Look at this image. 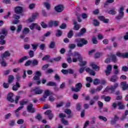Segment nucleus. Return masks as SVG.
<instances>
[{"instance_id":"7","label":"nucleus","mask_w":128,"mask_h":128,"mask_svg":"<svg viewBox=\"0 0 128 128\" xmlns=\"http://www.w3.org/2000/svg\"><path fill=\"white\" fill-rule=\"evenodd\" d=\"M44 90L42 89H40L38 88H36L34 90L32 91V94H42Z\"/></svg>"},{"instance_id":"64","label":"nucleus","mask_w":128,"mask_h":128,"mask_svg":"<svg viewBox=\"0 0 128 128\" xmlns=\"http://www.w3.org/2000/svg\"><path fill=\"white\" fill-rule=\"evenodd\" d=\"M69 48L72 50L76 48V44H69Z\"/></svg>"},{"instance_id":"2","label":"nucleus","mask_w":128,"mask_h":128,"mask_svg":"<svg viewBox=\"0 0 128 128\" xmlns=\"http://www.w3.org/2000/svg\"><path fill=\"white\" fill-rule=\"evenodd\" d=\"M75 42H76L77 46L79 48H82L86 44H88V40L84 38H79L75 40Z\"/></svg>"},{"instance_id":"5","label":"nucleus","mask_w":128,"mask_h":128,"mask_svg":"<svg viewBox=\"0 0 128 128\" xmlns=\"http://www.w3.org/2000/svg\"><path fill=\"white\" fill-rule=\"evenodd\" d=\"M112 66L111 64L108 65L106 70H104L106 75L107 76H110L112 74Z\"/></svg>"},{"instance_id":"17","label":"nucleus","mask_w":128,"mask_h":128,"mask_svg":"<svg viewBox=\"0 0 128 128\" xmlns=\"http://www.w3.org/2000/svg\"><path fill=\"white\" fill-rule=\"evenodd\" d=\"M64 112H65V114H68V116L67 117L68 118H72V116H74L72 115V114H71L72 110H70V109H66L64 110Z\"/></svg>"},{"instance_id":"28","label":"nucleus","mask_w":128,"mask_h":128,"mask_svg":"<svg viewBox=\"0 0 128 128\" xmlns=\"http://www.w3.org/2000/svg\"><path fill=\"white\" fill-rule=\"evenodd\" d=\"M112 2H114V0H106L104 4V8H106V6H108L110 4H112Z\"/></svg>"},{"instance_id":"50","label":"nucleus","mask_w":128,"mask_h":128,"mask_svg":"<svg viewBox=\"0 0 128 128\" xmlns=\"http://www.w3.org/2000/svg\"><path fill=\"white\" fill-rule=\"evenodd\" d=\"M28 54L30 58H32L34 57V52L32 50H30Z\"/></svg>"},{"instance_id":"36","label":"nucleus","mask_w":128,"mask_h":128,"mask_svg":"<svg viewBox=\"0 0 128 128\" xmlns=\"http://www.w3.org/2000/svg\"><path fill=\"white\" fill-rule=\"evenodd\" d=\"M1 34H4V36H6L8 34V30L6 28L2 29L1 30Z\"/></svg>"},{"instance_id":"61","label":"nucleus","mask_w":128,"mask_h":128,"mask_svg":"<svg viewBox=\"0 0 128 128\" xmlns=\"http://www.w3.org/2000/svg\"><path fill=\"white\" fill-rule=\"evenodd\" d=\"M74 71L72 69H68V74H74Z\"/></svg>"},{"instance_id":"11","label":"nucleus","mask_w":128,"mask_h":128,"mask_svg":"<svg viewBox=\"0 0 128 128\" xmlns=\"http://www.w3.org/2000/svg\"><path fill=\"white\" fill-rule=\"evenodd\" d=\"M38 16V13H34L32 14V18H29L28 20V22H32L36 18V16Z\"/></svg>"},{"instance_id":"42","label":"nucleus","mask_w":128,"mask_h":128,"mask_svg":"<svg viewBox=\"0 0 128 128\" xmlns=\"http://www.w3.org/2000/svg\"><path fill=\"white\" fill-rule=\"evenodd\" d=\"M62 124H64V126H68V122L64 118H62L61 120Z\"/></svg>"},{"instance_id":"63","label":"nucleus","mask_w":128,"mask_h":128,"mask_svg":"<svg viewBox=\"0 0 128 128\" xmlns=\"http://www.w3.org/2000/svg\"><path fill=\"white\" fill-rule=\"evenodd\" d=\"M122 70L123 72H128V67L126 66H124L122 68Z\"/></svg>"},{"instance_id":"38","label":"nucleus","mask_w":128,"mask_h":128,"mask_svg":"<svg viewBox=\"0 0 128 128\" xmlns=\"http://www.w3.org/2000/svg\"><path fill=\"white\" fill-rule=\"evenodd\" d=\"M50 36V32H48L44 34V36H42V40H46V38L48 36Z\"/></svg>"},{"instance_id":"47","label":"nucleus","mask_w":128,"mask_h":128,"mask_svg":"<svg viewBox=\"0 0 128 128\" xmlns=\"http://www.w3.org/2000/svg\"><path fill=\"white\" fill-rule=\"evenodd\" d=\"M92 40L94 44H98V40H96V37H93Z\"/></svg>"},{"instance_id":"53","label":"nucleus","mask_w":128,"mask_h":128,"mask_svg":"<svg viewBox=\"0 0 128 128\" xmlns=\"http://www.w3.org/2000/svg\"><path fill=\"white\" fill-rule=\"evenodd\" d=\"M32 66H38V62L36 60H34L32 61Z\"/></svg>"},{"instance_id":"13","label":"nucleus","mask_w":128,"mask_h":128,"mask_svg":"<svg viewBox=\"0 0 128 128\" xmlns=\"http://www.w3.org/2000/svg\"><path fill=\"white\" fill-rule=\"evenodd\" d=\"M64 6L62 5H58L54 8V10L57 12H62L64 10Z\"/></svg>"},{"instance_id":"46","label":"nucleus","mask_w":128,"mask_h":128,"mask_svg":"<svg viewBox=\"0 0 128 128\" xmlns=\"http://www.w3.org/2000/svg\"><path fill=\"white\" fill-rule=\"evenodd\" d=\"M102 55V52H97L94 55V58H100V56H101Z\"/></svg>"},{"instance_id":"24","label":"nucleus","mask_w":128,"mask_h":128,"mask_svg":"<svg viewBox=\"0 0 128 128\" xmlns=\"http://www.w3.org/2000/svg\"><path fill=\"white\" fill-rule=\"evenodd\" d=\"M86 71L87 72H88L90 74H92V76H96V72H94V71L90 70V68H86Z\"/></svg>"},{"instance_id":"59","label":"nucleus","mask_w":128,"mask_h":128,"mask_svg":"<svg viewBox=\"0 0 128 128\" xmlns=\"http://www.w3.org/2000/svg\"><path fill=\"white\" fill-rule=\"evenodd\" d=\"M62 34V32L60 30H57V34H56V36H60Z\"/></svg>"},{"instance_id":"49","label":"nucleus","mask_w":128,"mask_h":128,"mask_svg":"<svg viewBox=\"0 0 128 128\" xmlns=\"http://www.w3.org/2000/svg\"><path fill=\"white\" fill-rule=\"evenodd\" d=\"M112 106V110H116V107L118 106V103L117 104L116 102L113 103Z\"/></svg>"},{"instance_id":"20","label":"nucleus","mask_w":128,"mask_h":128,"mask_svg":"<svg viewBox=\"0 0 128 128\" xmlns=\"http://www.w3.org/2000/svg\"><path fill=\"white\" fill-rule=\"evenodd\" d=\"M52 92L48 90H46L44 91V96L45 98H47L48 96H52Z\"/></svg>"},{"instance_id":"12","label":"nucleus","mask_w":128,"mask_h":128,"mask_svg":"<svg viewBox=\"0 0 128 128\" xmlns=\"http://www.w3.org/2000/svg\"><path fill=\"white\" fill-rule=\"evenodd\" d=\"M44 114L48 116L49 120H52V118H54V114L52 113V110H47L45 112Z\"/></svg>"},{"instance_id":"54","label":"nucleus","mask_w":128,"mask_h":128,"mask_svg":"<svg viewBox=\"0 0 128 128\" xmlns=\"http://www.w3.org/2000/svg\"><path fill=\"white\" fill-rule=\"evenodd\" d=\"M52 26H54V22L52 20H51V21L49 22L48 24V28H52Z\"/></svg>"},{"instance_id":"29","label":"nucleus","mask_w":128,"mask_h":128,"mask_svg":"<svg viewBox=\"0 0 128 128\" xmlns=\"http://www.w3.org/2000/svg\"><path fill=\"white\" fill-rule=\"evenodd\" d=\"M90 66L93 70H100V67L98 66L94 63H91Z\"/></svg>"},{"instance_id":"37","label":"nucleus","mask_w":128,"mask_h":128,"mask_svg":"<svg viewBox=\"0 0 128 128\" xmlns=\"http://www.w3.org/2000/svg\"><path fill=\"white\" fill-rule=\"evenodd\" d=\"M39 44H40L38 43H36V44H32V50H36L38 48V46Z\"/></svg>"},{"instance_id":"31","label":"nucleus","mask_w":128,"mask_h":128,"mask_svg":"<svg viewBox=\"0 0 128 128\" xmlns=\"http://www.w3.org/2000/svg\"><path fill=\"white\" fill-rule=\"evenodd\" d=\"M14 77L12 75L9 76L8 79V84H12L14 82Z\"/></svg>"},{"instance_id":"26","label":"nucleus","mask_w":128,"mask_h":128,"mask_svg":"<svg viewBox=\"0 0 128 128\" xmlns=\"http://www.w3.org/2000/svg\"><path fill=\"white\" fill-rule=\"evenodd\" d=\"M0 64H1L2 66H4V68L6 66L7 64L6 62V60L4 58L0 59Z\"/></svg>"},{"instance_id":"8","label":"nucleus","mask_w":128,"mask_h":128,"mask_svg":"<svg viewBox=\"0 0 128 128\" xmlns=\"http://www.w3.org/2000/svg\"><path fill=\"white\" fill-rule=\"evenodd\" d=\"M116 56H119L120 58H128V52L122 53L118 52L116 53Z\"/></svg>"},{"instance_id":"3","label":"nucleus","mask_w":128,"mask_h":128,"mask_svg":"<svg viewBox=\"0 0 128 128\" xmlns=\"http://www.w3.org/2000/svg\"><path fill=\"white\" fill-rule=\"evenodd\" d=\"M124 7H121L120 8L119 10H118L119 14L118 16H116V20H122V18H124Z\"/></svg>"},{"instance_id":"16","label":"nucleus","mask_w":128,"mask_h":128,"mask_svg":"<svg viewBox=\"0 0 128 128\" xmlns=\"http://www.w3.org/2000/svg\"><path fill=\"white\" fill-rule=\"evenodd\" d=\"M8 56H10V52L7 50L3 54H1L0 58L4 59Z\"/></svg>"},{"instance_id":"18","label":"nucleus","mask_w":128,"mask_h":128,"mask_svg":"<svg viewBox=\"0 0 128 128\" xmlns=\"http://www.w3.org/2000/svg\"><path fill=\"white\" fill-rule=\"evenodd\" d=\"M108 56L109 58H111L113 62L116 63V62H118V59L116 58V56L115 54H111L110 55H108Z\"/></svg>"},{"instance_id":"4","label":"nucleus","mask_w":128,"mask_h":128,"mask_svg":"<svg viewBox=\"0 0 128 128\" xmlns=\"http://www.w3.org/2000/svg\"><path fill=\"white\" fill-rule=\"evenodd\" d=\"M75 87V88H72V92H80L82 88V83L78 82L76 84Z\"/></svg>"},{"instance_id":"56","label":"nucleus","mask_w":128,"mask_h":128,"mask_svg":"<svg viewBox=\"0 0 128 128\" xmlns=\"http://www.w3.org/2000/svg\"><path fill=\"white\" fill-rule=\"evenodd\" d=\"M62 72L64 74H68V70H62Z\"/></svg>"},{"instance_id":"6","label":"nucleus","mask_w":128,"mask_h":128,"mask_svg":"<svg viewBox=\"0 0 128 128\" xmlns=\"http://www.w3.org/2000/svg\"><path fill=\"white\" fill-rule=\"evenodd\" d=\"M20 104L21 106L18 108V109L16 110H15V112H20V110H22V108H24V104H28V102L25 101L24 100H22V101L20 102Z\"/></svg>"},{"instance_id":"57","label":"nucleus","mask_w":128,"mask_h":128,"mask_svg":"<svg viewBox=\"0 0 128 128\" xmlns=\"http://www.w3.org/2000/svg\"><path fill=\"white\" fill-rule=\"evenodd\" d=\"M82 17L84 20H86V18H88V14L86 13H83L82 14Z\"/></svg>"},{"instance_id":"33","label":"nucleus","mask_w":128,"mask_h":128,"mask_svg":"<svg viewBox=\"0 0 128 128\" xmlns=\"http://www.w3.org/2000/svg\"><path fill=\"white\" fill-rule=\"evenodd\" d=\"M18 88H20V83L16 82V85H14L12 87V90H14L16 91L18 90Z\"/></svg>"},{"instance_id":"39","label":"nucleus","mask_w":128,"mask_h":128,"mask_svg":"<svg viewBox=\"0 0 128 128\" xmlns=\"http://www.w3.org/2000/svg\"><path fill=\"white\" fill-rule=\"evenodd\" d=\"M30 32V28H26L22 30V33L26 34Z\"/></svg>"},{"instance_id":"58","label":"nucleus","mask_w":128,"mask_h":128,"mask_svg":"<svg viewBox=\"0 0 128 128\" xmlns=\"http://www.w3.org/2000/svg\"><path fill=\"white\" fill-rule=\"evenodd\" d=\"M98 118H100V120H104V122H106V120H108V119L106 117H104L103 116H99Z\"/></svg>"},{"instance_id":"43","label":"nucleus","mask_w":128,"mask_h":128,"mask_svg":"<svg viewBox=\"0 0 128 128\" xmlns=\"http://www.w3.org/2000/svg\"><path fill=\"white\" fill-rule=\"evenodd\" d=\"M100 82V79L96 78L94 80V84L95 86H98V84Z\"/></svg>"},{"instance_id":"45","label":"nucleus","mask_w":128,"mask_h":128,"mask_svg":"<svg viewBox=\"0 0 128 128\" xmlns=\"http://www.w3.org/2000/svg\"><path fill=\"white\" fill-rule=\"evenodd\" d=\"M32 64V62L30 60H28L24 64L26 66H30Z\"/></svg>"},{"instance_id":"22","label":"nucleus","mask_w":128,"mask_h":128,"mask_svg":"<svg viewBox=\"0 0 128 128\" xmlns=\"http://www.w3.org/2000/svg\"><path fill=\"white\" fill-rule=\"evenodd\" d=\"M121 86H122V88L123 90H126L128 88V84H126V82H121Z\"/></svg>"},{"instance_id":"51","label":"nucleus","mask_w":128,"mask_h":128,"mask_svg":"<svg viewBox=\"0 0 128 128\" xmlns=\"http://www.w3.org/2000/svg\"><path fill=\"white\" fill-rule=\"evenodd\" d=\"M58 116L59 118H66V115L64 113H60L58 114Z\"/></svg>"},{"instance_id":"48","label":"nucleus","mask_w":128,"mask_h":128,"mask_svg":"<svg viewBox=\"0 0 128 128\" xmlns=\"http://www.w3.org/2000/svg\"><path fill=\"white\" fill-rule=\"evenodd\" d=\"M76 110H82V104H80V103L77 104Z\"/></svg>"},{"instance_id":"25","label":"nucleus","mask_w":128,"mask_h":128,"mask_svg":"<svg viewBox=\"0 0 128 128\" xmlns=\"http://www.w3.org/2000/svg\"><path fill=\"white\" fill-rule=\"evenodd\" d=\"M118 106L119 110H124V104L122 102H118Z\"/></svg>"},{"instance_id":"34","label":"nucleus","mask_w":128,"mask_h":128,"mask_svg":"<svg viewBox=\"0 0 128 128\" xmlns=\"http://www.w3.org/2000/svg\"><path fill=\"white\" fill-rule=\"evenodd\" d=\"M46 86H56V84L54 82H50L46 84Z\"/></svg>"},{"instance_id":"30","label":"nucleus","mask_w":128,"mask_h":128,"mask_svg":"<svg viewBox=\"0 0 128 128\" xmlns=\"http://www.w3.org/2000/svg\"><path fill=\"white\" fill-rule=\"evenodd\" d=\"M116 80H118V76L116 75L112 76L110 79V82H116Z\"/></svg>"},{"instance_id":"32","label":"nucleus","mask_w":128,"mask_h":128,"mask_svg":"<svg viewBox=\"0 0 128 128\" xmlns=\"http://www.w3.org/2000/svg\"><path fill=\"white\" fill-rule=\"evenodd\" d=\"M28 56H24L22 57V58H21L18 61V64H20V63L22 62H24V60H28Z\"/></svg>"},{"instance_id":"62","label":"nucleus","mask_w":128,"mask_h":128,"mask_svg":"<svg viewBox=\"0 0 128 128\" xmlns=\"http://www.w3.org/2000/svg\"><path fill=\"white\" fill-rule=\"evenodd\" d=\"M86 82H92V79L90 77H86Z\"/></svg>"},{"instance_id":"52","label":"nucleus","mask_w":128,"mask_h":128,"mask_svg":"<svg viewBox=\"0 0 128 128\" xmlns=\"http://www.w3.org/2000/svg\"><path fill=\"white\" fill-rule=\"evenodd\" d=\"M40 50H44V48H46V44H42L39 46Z\"/></svg>"},{"instance_id":"44","label":"nucleus","mask_w":128,"mask_h":128,"mask_svg":"<svg viewBox=\"0 0 128 128\" xmlns=\"http://www.w3.org/2000/svg\"><path fill=\"white\" fill-rule=\"evenodd\" d=\"M44 6H46L47 10H50V4L48 2H45L44 4Z\"/></svg>"},{"instance_id":"40","label":"nucleus","mask_w":128,"mask_h":128,"mask_svg":"<svg viewBox=\"0 0 128 128\" xmlns=\"http://www.w3.org/2000/svg\"><path fill=\"white\" fill-rule=\"evenodd\" d=\"M22 29V24L18 25L17 26V30H16L17 32H18V33L20 32Z\"/></svg>"},{"instance_id":"60","label":"nucleus","mask_w":128,"mask_h":128,"mask_svg":"<svg viewBox=\"0 0 128 128\" xmlns=\"http://www.w3.org/2000/svg\"><path fill=\"white\" fill-rule=\"evenodd\" d=\"M94 26H100V22H98V21L97 20H94Z\"/></svg>"},{"instance_id":"19","label":"nucleus","mask_w":128,"mask_h":128,"mask_svg":"<svg viewBox=\"0 0 128 128\" xmlns=\"http://www.w3.org/2000/svg\"><path fill=\"white\" fill-rule=\"evenodd\" d=\"M15 12L16 14H22V6H16L15 8Z\"/></svg>"},{"instance_id":"27","label":"nucleus","mask_w":128,"mask_h":128,"mask_svg":"<svg viewBox=\"0 0 128 128\" xmlns=\"http://www.w3.org/2000/svg\"><path fill=\"white\" fill-rule=\"evenodd\" d=\"M86 32V28H83L81 29L80 32L77 34L76 36H82V34H84Z\"/></svg>"},{"instance_id":"55","label":"nucleus","mask_w":128,"mask_h":128,"mask_svg":"<svg viewBox=\"0 0 128 128\" xmlns=\"http://www.w3.org/2000/svg\"><path fill=\"white\" fill-rule=\"evenodd\" d=\"M24 122V120L22 119H20V120H18V121H17V124H22Z\"/></svg>"},{"instance_id":"15","label":"nucleus","mask_w":128,"mask_h":128,"mask_svg":"<svg viewBox=\"0 0 128 128\" xmlns=\"http://www.w3.org/2000/svg\"><path fill=\"white\" fill-rule=\"evenodd\" d=\"M33 105L32 104H30L27 107V110H28V112H31L32 114L36 112V109L32 108Z\"/></svg>"},{"instance_id":"1","label":"nucleus","mask_w":128,"mask_h":128,"mask_svg":"<svg viewBox=\"0 0 128 128\" xmlns=\"http://www.w3.org/2000/svg\"><path fill=\"white\" fill-rule=\"evenodd\" d=\"M80 62V64H78L80 66H86V62L82 60V55L80 54L78 52H75L73 54L72 58V62Z\"/></svg>"},{"instance_id":"14","label":"nucleus","mask_w":128,"mask_h":128,"mask_svg":"<svg viewBox=\"0 0 128 128\" xmlns=\"http://www.w3.org/2000/svg\"><path fill=\"white\" fill-rule=\"evenodd\" d=\"M14 94L9 93L7 96V100L10 102H14Z\"/></svg>"},{"instance_id":"10","label":"nucleus","mask_w":128,"mask_h":128,"mask_svg":"<svg viewBox=\"0 0 128 128\" xmlns=\"http://www.w3.org/2000/svg\"><path fill=\"white\" fill-rule=\"evenodd\" d=\"M100 100V96L98 95H96L94 96L92 100H90V106H92L94 104V102H96L97 100Z\"/></svg>"},{"instance_id":"23","label":"nucleus","mask_w":128,"mask_h":128,"mask_svg":"<svg viewBox=\"0 0 128 128\" xmlns=\"http://www.w3.org/2000/svg\"><path fill=\"white\" fill-rule=\"evenodd\" d=\"M118 10H116V8L114 7L113 8H112L111 9V10L110 11L108 12V14H116V11Z\"/></svg>"},{"instance_id":"35","label":"nucleus","mask_w":128,"mask_h":128,"mask_svg":"<svg viewBox=\"0 0 128 128\" xmlns=\"http://www.w3.org/2000/svg\"><path fill=\"white\" fill-rule=\"evenodd\" d=\"M48 47L50 48H56V42H51L48 46Z\"/></svg>"},{"instance_id":"21","label":"nucleus","mask_w":128,"mask_h":128,"mask_svg":"<svg viewBox=\"0 0 128 128\" xmlns=\"http://www.w3.org/2000/svg\"><path fill=\"white\" fill-rule=\"evenodd\" d=\"M36 76L33 78L34 80H40V77L42 76V74L40 73L39 71H37L36 72Z\"/></svg>"},{"instance_id":"41","label":"nucleus","mask_w":128,"mask_h":128,"mask_svg":"<svg viewBox=\"0 0 128 128\" xmlns=\"http://www.w3.org/2000/svg\"><path fill=\"white\" fill-rule=\"evenodd\" d=\"M73 36H74V32H72V30H70L68 34V38H72Z\"/></svg>"},{"instance_id":"9","label":"nucleus","mask_w":128,"mask_h":128,"mask_svg":"<svg viewBox=\"0 0 128 128\" xmlns=\"http://www.w3.org/2000/svg\"><path fill=\"white\" fill-rule=\"evenodd\" d=\"M118 83H116L115 84H114V86H111L110 88H106L104 91V92H108V90H110L112 92H114V90H116V88H118Z\"/></svg>"}]
</instances>
